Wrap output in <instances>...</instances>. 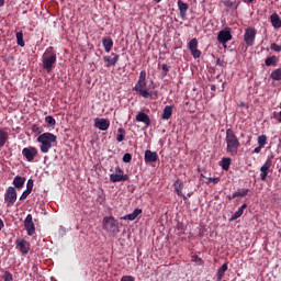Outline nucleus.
Masks as SVG:
<instances>
[{"label": "nucleus", "instance_id": "1", "mask_svg": "<svg viewBox=\"0 0 281 281\" xmlns=\"http://www.w3.org/2000/svg\"><path fill=\"white\" fill-rule=\"evenodd\" d=\"M146 70H140L139 78L134 86L133 90L137 95H142L143 98H154V95H158V92L154 90H148L146 82Z\"/></svg>", "mask_w": 281, "mask_h": 281}, {"label": "nucleus", "instance_id": "2", "mask_svg": "<svg viewBox=\"0 0 281 281\" xmlns=\"http://www.w3.org/2000/svg\"><path fill=\"white\" fill-rule=\"evenodd\" d=\"M226 153L231 155H237L240 147V142L232 127L226 130Z\"/></svg>", "mask_w": 281, "mask_h": 281}, {"label": "nucleus", "instance_id": "3", "mask_svg": "<svg viewBox=\"0 0 281 281\" xmlns=\"http://www.w3.org/2000/svg\"><path fill=\"white\" fill-rule=\"evenodd\" d=\"M57 139V135L50 134L49 132L38 135L37 142L41 144L42 154H48L49 149L53 147V144H55Z\"/></svg>", "mask_w": 281, "mask_h": 281}, {"label": "nucleus", "instance_id": "4", "mask_svg": "<svg viewBox=\"0 0 281 281\" xmlns=\"http://www.w3.org/2000/svg\"><path fill=\"white\" fill-rule=\"evenodd\" d=\"M57 55L54 53L53 48H47L42 56V67L47 71L52 72L54 66L56 65Z\"/></svg>", "mask_w": 281, "mask_h": 281}, {"label": "nucleus", "instance_id": "5", "mask_svg": "<svg viewBox=\"0 0 281 281\" xmlns=\"http://www.w3.org/2000/svg\"><path fill=\"white\" fill-rule=\"evenodd\" d=\"M102 228L106 233L116 234L120 232V224L114 216H103Z\"/></svg>", "mask_w": 281, "mask_h": 281}, {"label": "nucleus", "instance_id": "6", "mask_svg": "<svg viewBox=\"0 0 281 281\" xmlns=\"http://www.w3.org/2000/svg\"><path fill=\"white\" fill-rule=\"evenodd\" d=\"M18 199V191L15 187H8L4 193V203L7 206L15 205V201Z\"/></svg>", "mask_w": 281, "mask_h": 281}, {"label": "nucleus", "instance_id": "7", "mask_svg": "<svg viewBox=\"0 0 281 281\" xmlns=\"http://www.w3.org/2000/svg\"><path fill=\"white\" fill-rule=\"evenodd\" d=\"M257 31L254 26H248L244 34V41L248 47H254L256 41Z\"/></svg>", "mask_w": 281, "mask_h": 281}, {"label": "nucleus", "instance_id": "8", "mask_svg": "<svg viewBox=\"0 0 281 281\" xmlns=\"http://www.w3.org/2000/svg\"><path fill=\"white\" fill-rule=\"evenodd\" d=\"M272 166H273V155H271L270 157H267L266 162L260 167L261 181H266Z\"/></svg>", "mask_w": 281, "mask_h": 281}, {"label": "nucleus", "instance_id": "9", "mask_svg": "<svg viewBox=\"0 0 281 281\" xmlns=\"http://www.w3.org/2000/svg\"><path fill=\"white\" fill-rule=\"evenodd\" d=\"M233 35H232V29L231 26H226V29H223L222 31H220L218 35H217V41L222 44V45H226V43H228L229 41H232Z\"/></svg>", "mask_w": 281, "mask_h": 281}, {"label": "nucleus", "instance_id": "10", "mask_svg": "<svg viewBox=\"0 0 281 281\" xmlns=\"http://www.w3.org/2000/svg\"><path fill=\"white\" fill-rule=\"evenodd\" d=\"M22 155L23 157H25L27 161H34L36 155H38V149L37 147H33V146L24 147L22 149Z\"/></svg>", "mask_w": 281, "mask_h": 281}, {"label": "nucleus", "instance_id": "11", "mask_svg": "<svg viewBox=\"0 0 281 281\" xmlns=\"http://www.w3.org/2000/svg\"><path fill=\"white\" fill-rule=\"evenodd\" d=\"M24 226L29 236H33V234H36V226L33 223V214H27V216H25Z\"/></svg>", "mask_w": 281, "mask_h": 281}, {"label": "nucleus", "instance_id": "12", "mask_svg": "<svg viewBox=\"0 0 281 281\" xmlns=\"http://www.w3.org/2000/svg\"><path fill=\"white\" fill-rule=\"evenodd\" d=\"M189 50L193 58H200L201 50L199 49V41L198 38H191V41L188 44Z\"/></svg>", "mask_w": 281, "mask_h": 281}, {"label": "nucleus", "instance_id": "13", "mask_svg": "<svg viewBox=\"0 0 281 281\" xmlns=\"http://www.w3.org/2000/svg\"><path fill=\"white\" fill-rule=\"evenodd\" d=\"M15 245L19 248L20 252H22V255H29L31 244L27 240H25L24 238L18 239L15 240Z\"/></svg>", "mask_w": 281, "mask_h": 281}, {"label": "nucleus", "instance_id": "14", "mask_svg": "<svg viewBox=\"0 0 281 281\" xmlns=\"http://www.w3.org/2000/svg\"><path fill=\"white\" fill-rule=\"evenodd\" d=\"M110 125V120H106V117H97V120H94V127H98L102 132L109 130Z\"/></svg>", "mask_w": 281, "mask_h": 281}, {"label": "nucleus", "instance_id": "15", "mask_svg": "<svg viewBox=\"0 0 281 281\" xmlns=\"http://www.w3.org/2000/svg\"><path fill=\"white\" fill-rule=\"evenodd\" d=\"M159 155L156 151H151L150 149H146L145 151V162L146 164H155L158 161Z\"/></svg>", "mask_w": 281, "mask_h": 281}, {"label": "nucleus", "instance_id": "16", "mask_svg": "<svg viewBox=\"0 0 281 281\" xmlns=\"http://www.w3.org/2000/svg\"><path fill=\"white\" fill-rule=\"evenodd\" d=\"M112 56H103L105 67H115L117 60H120V55H116L115 53H112Z\"/></svg>", "mask_w": 281, "mask_h": 281}, {"label": "nucleus", "instance_id": "17", "mask_svg": "<svg viewBox=\"0 0 281 281\" xmlns=\"http://www.w3.org/2000/svg\"><path fill=\"white\" fill-rule=\"evenodd\" d=\"M102 45L105 49V53H111L112 48L114 47V41L111 36H104L102 38Z\"/></svg>", "mask_w": 281, "mask_h": 281}, {"label": "nucleus", "instance_id": "18", "mask_svg": "<svg viewBox=\"0 0 281 281\" xmlns=\"http://www.w3.org/2000/svg\"><path fill=\"white\" fill-rule=\"evenodd\" d=\"M176 192L179 196H182L183 201H187L188 196H186L184 193H182L184 183L181 181V179H177L176 183L173 184Z\"/></svg>", "mask_w": 281, "mask_h": 281}, {"label": "nucleus", "instance_id": "19", "mask_svg": "<svg viewBox=\"0 0 281 281\" xmlns=\"http://www.w3.org/2000/svg\"><path fill=\"white\" fill-rule=\"evenodd\" d=\"M136 122H143L146 126H150L151 120L148 114H145V112H138L136 114Z\"/></svg>", "mask_w": 281, "mask_h": 281}, {"label": "nucleus", "instance_id": "20", "mask_svg": "<svg viewBox=\"0 0 281 281\" xmlns=\"http://www.w3.org/2000/svg\"><path fill=\"white\" fill-rule=\"evenodd\" d=\"M178 9L180 11L181 19H187L189 4L178 0Z\"/></svg>", "mask_w": 281, "mask_h": 281}, {"label": "nucleus", "instance_id": "21", "mask_svg": "<svg viewBox=\"0 0 281 281\" xmlns=\"http://www.w3.org/2000/svg\"><path fill=\"white\" fill-rule=\"evenodd\" d=\"M26 177H21L20 175H16L13 179V186L16 189H22V187L25 186Z\"/></svg>", "mask_w": 281, "mask_h": 281}, {"label": "nucleus", "instance_id": "22", "mask_svg": "<svg viewBox=\"0 0 281 281\" xmlns=\"http://www.w3.org/2000/svg\"><path fill=\"white\" fill-rule=\"evenodd\" d=\"M265 63H266L267 67H277V65L279 63V58L276 55L268 56V58H266Z\"/></svg>", "mask_w": 281, "mask_h": 281}, {"label": "nucleus", "instance_id": "23", "mask_svg": "<svg viewBox=\"0 0 281 281\" xmlns=\"http://www.w3.org/2000/svg\"><path fill=\"white\" fill-rule=\"evenodd\" d=\"M245 209H247L246 203L241 204V206H239V209L234 214H232L231 221H237V218H240L241 214H244Z\"/></svg>", "mask_w": 281, "mask_h": 281}, {"label": "nucleus", "instance_id": "24", "mask_svg": "<svg viewBox=\"0 0 281 281\" xmlns=\"http://www.w3.org/2000/svg\"><path fill=\"white\" fill-rule=\"evenodd\" d=\"M270 19H271V23L274 26V29L281 27V18H280V15H278V13H272Z\"/></svg>", "mask_w": 281, "mask_h": 281}, {"label": "nucleus", "instance_id": "25", "mask_svg": "<svg viewBox=\"0 0 281 281\" xmlns=\"http://www.w3.org/2000/svg\"><path fill=\"white\" fill-rule=\"evenodd\" d=\"M173 112L172 105H166L165 110L162 111V120H170Z\"/></svg>", "mask_w": 281, "mask_h": 281}, {"label": "nucleus", "instance_id": "26", "mask_svg": "<svg viewBox=\"0 0 281 281\" xmlns=\"http://www.w3.org/2000/svg\"><path fill=\"white\" fill-rule=\"evenodd\" d=\"M228 270V263H223L217 270L216 279L221 281L225 272Z\"/></svg>", "mask_w": 281, "mask_h": 281}, {"label": "nucleus", "instance_id": "27", "mask_svg": "<svg viewBox=\"0 0 281 281\" xmlns=\"http://www.w3.org/2000/svg\"><path fill=\"white\" fill-rule=\"evenodd\" d=\"M9 134L4 130H0V147H4L8 139H9Z\"/></svg>", "mask_w": 281, "mask_h": 281}, {"label": "nucleus", "instance_id": "28", "mask_svg": "<svg viewBox=\"0 0 281 281\" xmlns=\"http://www.w3.org/2000/svg\"><path fill=\"white\" fill-rule=\"evenodd\" d=\"M221 166H222V169H224V171H228L229 167L232 166L231 157H223Z\"/></svg>", "mask_w": 281, "mask_h": 281}, {"label": "nucleus", "instance_id": "29", "mask_svg": "<svg viewBox=\"0 0 281 281\" xmlns=\"http://www.w3.org/2000/svg\"><path fill=\"white\" fill-rule=\"evenodd\" d=\"M115 171H117L119 177H122L121 181H128L130 177L127 173H125L124 169H122V167H120V165H117L115 167Z\"/></svg>", "mask_w": 281, "mask_h": 281}, {"label": "nucleus", "instance_id": "30", "mask_svg": "<svg viewBox=\"0 0 281 281\" xmlns=\"http://www.w3.org/2000/svg\"><path fill=\"white\" fill-rule=\"evenodd\" d=\"M16 43L20 47H25V41H24V35L22 31L16 33Z\"/></svg>", "mask_w": 281, "mask_h": 281}, {"label": "nucleus", "instance_id": "31", "mask_svg": "<svg viewBox=\"0 0 281 281\" xmlns=\"http://www.w3.org/2000/svg\"><path fill=\"white\" fill-rule=\"evenodd\" d=\"M125 136H126V131L124 130V127H119L117 135H116L117 142H124Z\"/></svg>", "mask_w": 281, "mask_h": 281}, {"label": "nucleus", "instance_id": "32", "mask_svg": "<svg viewBox=\"0 0 281 281\" xmlns=\"http://www.w3.org/2000/svg\"><path fill=\"white\" fill-rule=\"evenodd\" d=\"M267 139H268V137L265 134L258 136L257 142L260 145V150L261 151H262V147H265L267 145Z\"/></svg>", "mask_w": 281, "mask_h": 281}, {"label": "nucleus", "instance_id": "33", "mask_svg": "<svg viewBox=\"0 0 281 281\" xmlns=\"http://www.w3.org/2000/svg\"><path fill=\"white\" fill-rule=\"evenodd\" d=\"M270 76L272 80H281V68H276L274 70H272Z\"/></svg>", "mask_w": 281, "mask_h": 281}, {"label": "nucleus", "instance_id": "34", "mask_svg": "<svg viewBox=\"0 0 281 281\" xmlns=\"http://www.w3.org/2000/svg\"><path fill=\"white\" fill-rule=\"evenodd\" d=\"M123 179V177H120V175L117 173V171H115V173H111L110 175V181L112 183H117V182H121Z\"/></svg>", "mask_w": 281, "mask_h": 281}, {"label": "nucleus", "instance_id": "35", "mask_svg": "<svg viewBox=\"0 0 281 281\" xmlns=\"http://www.w3.org/2000/svg\"><path fill=\"white\" fill-rule=\"evenodd\" d=\"M223 4L225 7H231L232 9H238V5H239L237 1H231V0L223 1Z\"/></svg>", "mask_w": 281, "mask_h": 281}, {"label": "nucleus", "instance_id": "36", "mask_svg": "<svg viewBox=\"0 0 281 281\" xmlns=\"http://www.w3.org/2000/svg\"><path fill=\"white\" fill-rule=\"evenodd\" d=\"M45 122L48 124V126H56V120L54 115H46Z\"/></svg>", "mask_w": 281, "mask_h": 281}, {"label": "nucleus", "instance_id": "37", "mask_svg": "<svg viewBox=\"0 0 281 281\" xmlns=\"http://www.w3.org/2000/svg\"><path fill=\"white\" fill-rule=\"evenodd\" d=\"M191 260H192V262H194L198 266H203L204 265V261L198 255L191 256Z\"/></svg>", "mask_w": 281, "mask_h": 281}, {"label": "nucleus", "instance_id": "38", "mask_svg": "<svg viewBox=\"0 0 281 281\" xmlns=\"http://www.w3.org/2000/svg\"><path fill=\"white\" fill-rule=\"evenodd\" d=\"M97 203L100 205H103L105 203V194L104 193H99L97 196Z\"/></svg>", "mask_w": 281, "mask_h": 281}, {"label": "nucleus", "instance_id": "39", "mask_svg": "<svg viewBox=\"0 0 281 281\" xmlns=\"http://www.w3.org/2000/svg\"><path fill=\"white\" fill-rule=\"evenodd\" d=\"M31 131L33 132V134L42 135V130H41L40 125H37V124L32 125Z\"/></svg>", "mask_w": 281, "mask_h": 281}, {"label": "nucleus", "instance_id": "40", "mask_svg": "<svg viewBox=\"0 0 281 281\" xmlns=\"http://www.w3.org/2000/svg\"><path fill=\"white\" fill-rule=\"evenodd\" d=\"M33 187H34V181L33 179H29L26 188H27V194H31L33 191Z\"/></svg>", "mask_w": 281, "mask_h": 281}, {"label": "nucleus", "instance_id": "41", "mask_svg": "<svg viewBox=\"0 0 281 281\" xmlns=\"http://www.w3.org/2000/svg\"><path fill=\"white\" fill-rule=\"evenodd\" d=\"M3 280L4 281H14V277H13V274H11V272L5 271L4 276H3Z\"/></svg>", "mask_w": 281, "mask_h": 281}, {"label": "nucleus", "instance_id": "42", "mask_svg": "<svg viewBox=\"0 0 281 281\" xmlns=\"http://www.w3.org/2000/svg\"><path fill=\"white\" fill-rule=\"evenodd\" d=\"M271 50H276L277 53H281V44L272 43L270 45Z\"/></svg>", "mask_w": 281, "mask_h": 281}, {"label": "nucleus", "instance_id": "43", "mask_svg": "<svg viewBox=\"0 0 281 281\" xmlns=\"http://www.w3.org/2000/svg\"><path fill=\"white\" fill-rule=\"evenodd\" d=\"M132 159H133L132 154H124V155H123V161H124V164H131Z\"/></svg>", "mask_w": 281, "mask_h": 281}, {"label": "nucleus", "instance_id": "44", "mask_svg": "<svg viewBox=\"0 0 281 281\" xmlns=\"http://www.w3.org/2000/svg\"><path fill=\"white\" fill-rule=\"evenodd\" d=\"M209 181H211L214 184H217L221 181V177H209Z\"/></svg>", "mask_w": 281, "mask_h": 281}, {"label": "nucleus", "instance_id": "45", "mask_svg": "<svg viewBox=\"0 0 281 281\" xmlns=\"http://www.w3.org/2000/svg\"><path fill=\"white\" fill-rule=\"evenodd\" d=\"M29 196V191H27V187L25 189V191H23V193L20 195V201H25V199H27Z\"/></svg>", "mask_w": 281, "mask_h": 281}, {"label": "nucleus", "instance_id": "46", "mask_svg": "<svg viewBox=\"0 0 281 281\" xmlns=\"http://www.w3.org/2000/svg\"><path fill=\"white\" fill-rule=\"evenodd\" d=\"M161 68H162V75H164V76H167L168 72H169V70H170V66H168V65H162Z\"/></svg>", "mask_w": 281, "mask_h": 281}, {"label": "nucleus", "instance_id": "47", "mask_svg": "<svg viewBox=\"0 0 281 281\" xmlns=\"http://www.w3.org/2000/svg\"><path fill=\"white\" fill-rule=\"evenodd\" d=\"M142 213H143V209H135L133 211L134 221H135V218H137L138 214H142Z\"/></svg>", "mask_w": 281, "mask_h": 281}, {"label": "nucleus", "instance_id": "48", "mask_svg": "<svg viewBox=\"0 0 281 281\" xmlns=\"http://www.w3.org/2000/svg\"><path fill=\"white\" fill-rule=\"evenodd\" d=\"M121 281H135V278L134 276H123Z\"/></svg>", "mask_w": 281, "mask_h": 281}, {"label": "nucleus", "instance_id": "49", "mask_svg": "<svg viewBox=\"0 0 281 281\" xmlns=\"http://www.w3.org/2000/svg\"><path fill=\"white\" fill-rule=\"evenodd\" d=\"M249 192V189H243L241 191H238V196H246Z\"/></svg>", "mask_w": 281, "mask_h": 281}, {"label": "nucleus", "instance_id": "50", "mask_svg": "<svg viewBox=\"0 0 281 281\" xmlns=\"http://www.w3.org/2000/svg\"><path fill=\"white\" fill-rule=\"evenodd\" d=\"M124 218H125V221H135L134 213L125 214Z\"/></svg>", "mask_w": 281, "mask_h": 281}, {"label": "nucleus", "instance_id": "51", "mask_svg": "<svg viewBox=\"0 0 281 281\" xmlns=\"http://www.w3.org/2000/svg\"><path fill=\"white\" fill-rule=\"evenodd\" d=\"M216 65L220 67H226V63H224V60H221V58H217Z\"/></svg>", "mask_w": 281, "mask_h": 281}, {"label": "nucleus", "instance_id": "52", "mask_svg": "<svg viewBox=\"0 0 281 281\" xmlns=\"http://www.w3.org/2000/svg\"><path fill=\"white\" fill-rule=\"evenodd\" d=\"M236 196H239V191H236L235 193L229 194L228 199H229V201H232L233 199H236Z\"/></svg>", "mask_w": 281, "mask_h": 281}, {"label": "nucleus", "instance_id": "53", "mask_svg": "<svg viewBox=\"0 0 281 281\" xmlns=\"http://www.w3.org/2000/svg\"><path fill=\"white\" fill-rule=\"evenodd\" d=\"M260 151H261V148H260V144H259L257 147H255L254 154H260Z\"/></svg>", "mask_w": 281, "mask_h": 281}, {"label": "nucleus", "instance_id": "54", "mask_svg": "<svg viewBox=\"0 0 281 281\" xmlns=\"http://www.w3.org/2000/svg\"><path fill=\"white\" fill-rule=\"evenodd\" d=\"M3 227H4V223H3L2 218H0V231H2Z\"/></svg>", "mask_w": 281, "mask_h": 281}, {"label": "nucleus", "instance_id": "55", "mask_svg": "<svg viewBox=\"0 0 281 281\" xmlns=\"http://www.w3.org/2000/svg\"><path fill=\"white\" fill-rule=\"evenodd\" d=\"M5 3V0H0V7H3Z\"/></svg>", "mask_w": 281, "mask_h": 281}, {"label": "nucleus", "instance_id": "56", "mask_svg": "<svg viewBox=\"0 0 281 281\" xmlns=\"http://www.w3.org/2000/svg\"><path fill=\"white\" fill-rule=\"evenodd\" d=\"M278 122L281 123V111L279 112Z\"/></svg>", "mask_w": 281, "mask_h": 281}, {"label": "nucleus", "instance_id": "57", "mask_svg": "<svg viewBox=\"0 0 281 281\" xmlns=\"http://www.w3.org/2000/svg\"><path fill=\"white\" fill-rule=\"evenodd\" d=\"M211 90L215 91L216 90V86H211Z\"/></svg>", "mask_w": 281, "mask_h": 281}, {"label": "nucleus", "instance_id": "58", "mask_svg": "<svg viewBox=\"0 0 281 281\" xmlns=\"http://www.w3.org/2000/svg\"><path fill=\"white\" fill-rule=\"evenodd\" d=\"M280 108H281V104H280Z\"/></svg>", "mask_w": 281, "mask_h": 281}]
</instances>
